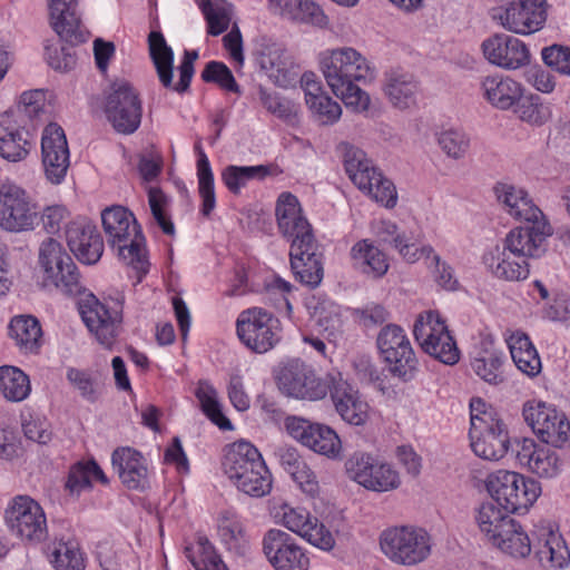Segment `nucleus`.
I'll return each instance as SVG.
<instances>
[{
	"label": "nucleus",
	"mask_w": 570,
	"mask_h": 570,
	"mask_svg": "<svg viewBox=\"0 0 570 570\" xmlns=\"http://www.w3.org/2000/svg\"><path fill=\"white\" fill-rule=\"evenodd\" d=\"M528 469L540 478L551 479L560 473L561 462L556 451L541 446Z\"/></svg>",
	"instance_id": "052dcab7"
},
{
	"label": "nucleus",
	"mask_w": 570,
	"mask_h": 570,
	"mask_svg": "<svg viewBox=\"0 0 570 570\" xmlns=\"http://www.w3.org/2000/svg\"><path fill=\"white\" fill-rule=\"evenodd\" d=\"M104 112L116 132L134 134L142 117L139 91L126 80L115 81L105 96Z\"/></svg>",
	"instance_id": "9b49d317"
},
{
	"label": "nucleus",
	"mask_w": 570,
	"mask_h": 570,
	"mask_svg": "<svg viewBox=\"0 0 570 570\" xmlns=\"http://www.w3.org/2000/svg\"><path fill=\"white\" fill-rule=\"evenodd\" d=\"M377 236L383 244H390L407 263L420 259L419 250L413 236L400 232L395 223L382 220L377 229Z\"/></svg>",
	"instance_id": "79ce46f5"
},
{
	"label": "nucleus",
	"mask_w": 570,
	"mask_h": 570,
	"mask_svg": "<svg viewBox=\"0 0 570 570\" xmlns=\"http://www.w3.org/2000/svg\"><path fill=\"white\" fill-rule=\"evenodd\" d=\"M279 173L277 166L272 164L255 166L229 165L224 168L222 180L230 193L237 195L249 180H263L267 176L277 175Z\"/></svg>",
	"instance_id": "58836bf2"
},
{
	"label": "nucleus",
	"mask_w": 570,
	"mask_h": 570,
	"mask_svg": "<svg viewBox=\"0 0 570 570\" xmlns=\"http://www.w3.org/2000/svg\"><path fill=\"white\" fill-rule=\"evenodd\" d=\"M31 392L29 376L16 366H0V393L9 402H21Z\"/></svg>",
	"instance_id": "c03bdc74"
},
{
	"label": "nucleus",
	"mask_w": 570,
	"mask_h": 570,
	"mask_svg": "<svg viewBox=\"0 0 570 570\" xmlns=\"http://www.w3.org/2000/svg\"><path fill=\"white\" fill-rule=\"evenodd\" d=\"M39 265L46 286H53L66 296H77L85 291L77 265L58 240L48 238L41 243Z\"/></svg>",
	"instance_id": "1a4fd4ad"
},
{
	"label": "nucleus",
	"mask_w": 570,
	"mask_h": 570,
	"mask_svg": "<svg viewBox=\"0 0 570 570\" xmlns=\"http://www.w3.org/2000/svg\"><path fill=\"white\" fill-rule=\"evenodd\" d=\"M382 552L395 564L412 567L425 561L432 549L430 534L422 528L401 525L380 535Z\"/></svg>",
	"instance_id": "9d476101"
},
{
	"label": "nucleus",
	"mask_w": 570,
	"mask_h": 570,
	"mask_svg": "<svg viewBox=\"0 0 570 570\" xmlns=\"http://www.w3.org/2000/svg\"><path fill=\"white\" fill-rule=\"evenodd\" d=\"M9 335L24 353H37L41 346V326L31 315L14 316L9 324Z\"/></svg>",
	"instance_id": "ea45409f"
},
{
	"label": "nucleus",
	"mask_w": 570,
	"mask_h": 570,
	"mask_svg": "<svg viewBox=\"0 0 570 570\" xmlns=\"http://www.w3.org/2000/svg\"><path fill=\"white\" fill-rule=\"evenodd\" d=\"M114 469L122 484L130 490H145L149 484L148 468L144 456L131 448H120L111 455Z\"/></svg>",
	"instance_id": "f704fd0d"
},
{
	"label": "nucleus",
	"mask_w": 570,
	"mask_h": 570,
	"mask_svg": "<svg viewBox=\"0 0 570 570\" xmlns=\"http://www.w3.org/2000/svg\"><path fill=\"white\" fill-rule=\"evenodd\" d=\"M413 334L422 350L446 365L460 360V351L445 321L435 311L422 313L415 320Z\"/></svg>",
	"instance_id": "4468645a"
},
{
	"label": "nucleus",
	"mask_w": 570,
	"mask_h": 570,
	"mask_svg": "<svg viewBox=\"0 0 570 570\" xmlns=\"http://www.w3.org/2000/svg\"><path fill=\"white\" fill-rule=\"evenodd\" d=\"M469 436L472 451L481 459L498 461L509 450L508 431L501 420L488 425L487 421L473 420Z\"/></svg>",
	"instance_id": "cd10ccee"
},
{
	"label": "nucleus",
	"mask_w": 570,
	"mask_h": 570,
	"mask_svg": "<svg viewBox=\"0 0 570 570\" xmlns=\"http://www.w3.org/2000/svg\"><path fill=\"white\" fill-rule=\"evenodd\" d=\"M287 432L304 446L328 459L341 454L342 443L337 433L330 426L312 423L297 416H288L285 421Z\"/></svg>",
	"instance_id": "412c9836"
},
{
	"label": "nucleus",
	"mask_w": 570,
	"mask_h": 570,
	"mask_svg": "<svg viewBox=\"0 0 570 570\" xmlns=\"http://www.w3.org/2000/svg\"><path fill=\"white\" fill-rule=\"evenodd\" d=\"M383 91L394 108L407 110L417 104L420 83L411 72L391 69L384 73Z\"/></svg>",
	"instance_id": "473e14b6"
},
{
	"label": "nucleus",
	"mask_w": 570,
	"mask_h": 570,
	"mask_svg": "<svg viewBox=\"0 0 570 570\" xmlns=\"http://www.w3.org/2000/svg\"><path fill=\"white\" fill-rule=\"evenodd\" d=\"M539 439L554 448H562L567 443H570V422L567 420L564 414L559 413V419L551 423L548 429H539Z\"/></svg>",
	"instance_id": "338daca9"
},
{
	"label": "nucleus",
	"mask_w": 570,
	"mask_h": 570,
	"mask_svg": "<svg viewBox=\"0 0 570 570\" xmlns=\"http://www.w3.org/2000/svg\"><path fill=\"white\" fill-rule=\"evenodd\" d=\"M438 145L451 159H463L470 149V137L460 129H446L438 134Z\"/></svg>",
	"instance_id": "864d4df0"
},
{
	"label": "nucleus",
	"mask_w": 570,
	"mask_h": 570,
	"mask_svg": "<svg viewBox=\"0 0 570 570\" xmlns=\"http://www.w3.org/2000/svg\"><path fill=\"white\" fill-rule=\"evenodd\" d=\"M257 62L271 77L278 78L288 66V58L282 45L263 41L257 50Z\"/></svg>",
	"instance_id": "8fccbe9b"
},
{
	"label": "nucleus",
	"mask_w": 570,
	"mask_h": 570,
	"mask_svg": "<svg viewBox=\"0 0 570 570\" xmlns=\"http://www.w3.org/2000/svg\"><path fill=\"white\" fill-rule=\"evenodd\" d=\"M494 501H487L480 504L476 510L475 521L482 533L493 542L494 534H500L505 524L512 522V518Z\"/></svg>",
	"instance_id": "a18cd8bd"
},
{
	"label": "nucleus",
	"mask_w": 570,
	"mask_h": 570,
	"mask_svg": "<svg viewBox=\"0 0 570 570\" xmlns=\"http://www.w3.org/2000/svg\"><path fill=\"white\" fill-rule=\"evenodd\" d=\"M35 141L31 130L13 112L0 116V156L12 163L27 158Z\"/></svg>",
	"instance_id": "c85d7f7f"
},
{
	"label": "nucleus",
	"mask_w": 570,
	"mask_h": 570,
	"mask_svg": "<svg viewBox=\"0 0 570 570\" xmlns=\"http://www.w3.org/2000/svg\"><path fill=\"white\" fill-rule=\"evenodd\" d=\"M66 242L77 259L83 264H96L104 253V239L86 217H77L66 225Z\"/></svg>",
	"instance_id": "a878e982"
},
{
	"label": "nucleus",
	"mask_w": 570,
	"mask_h": 570,
	"mask_svg": "<svg viewBox=\"0 0 570 570\" xmlns=\"http://www.w3.org/2000/svg\"><path fill=\"white\" fill-rule=\"evenodd\" d=\"M502 365V354L494 351H480L471 360L472 371L492 385H499L504 381Z\"/></svg>",
	"instance_id": "de8ad7c7"
},
{
	"label": "nucleus",
	"mask_w": 570,
	"mask_h": 570,
	"mask_svg": "<svg viewBox=\"0 0 570 570\" xmlns=\"http://www.w3.org/2000/svg\"><path fill=\"white\" fill-rule=\"evenodd\" d=\"M483 263L491 274L503 281L519 282L529 276V264L512 252L507 244L497 245L483 255Z\"/></svg>",
	"instance_id": "72a5a7b5"
},
{
	"label": "nucleus",
	"mask_w": 570,
	"mask_h": 570,
	"mask_svg": "<svg viewBox=\"0 0 570 570\" xmlns=\"http://www.w3.org/2000/svg\"><path fill=\"white\" fill-rule=\"evenodd\" d=\"M198 193L203 199L202 213L209 216L216 205L214 175L206 154L200 150L197 159Z\"/></svg>",
	"instance_id": "3c124183"
},
{
	"label": "nucleus",
	"mask_w": 570,
	"mask_h": 570,
	"mask_svg": "<svg viewBox=\"0 0 570 570\" xmlns=\"http://www.w3.org/2000/svg\"><path fill=\"white\" fill-rule=\"evenodd\" d=\"M51 562L57 570H83L85 558L76 542H59L52 552Z\"/></svg>",
	"instance_id": "6e6d98bb"
},
{
	"label": "nucleus",
	"mask_w": 570,
	"mask_h": 570,
	"mask_svg": "<svg viewBox=\"0 0 570 570\" xmlns=\"http://www.w3.org/2000/svg\"><path fill=\"white\" fill-rule=\"evenodd\" d=\"M275 212L279 232L291 243L289 261L296 279L311 288L317 287L324 276L323 253L297 197L282 193Z\"/></svg>",
	"instance_id": "f257e3e1"
},
{
	"label": "nucleus",
	"mask_w": 570,
	"mask_h": 570,
	"mask_svg": "<svg viewBox=\"0 0 570 570\" xmlns=\"http://www.w3.org/2000/svg\"><path fill=\"white\" fill-rule=\"evenodd\" d=\"M320 67L332 92L346 107L356 111L367 110L370 96L360 87L375 78V70L367 58L353 47L326 50L320 56Z\"/></svg>",
	"instance_id": "7ed1b4c3"
},
{
	"label": "nucleus",
	"mask_w": 570,
	"mask_h": 570,
	"mask_svg": "<svg viewBox=\"0 0 570 570\" xmlns=\"http://www.w3.org/2000/svg\"><path fill=\"white\" fill-rule=\"evenodd\" d=\"M283 524L292 532L304 538L312 546L331 551L335 547V538L332 532L316 518L302 508L284 507Z\"/></svg>",
	"instance_id": "7c9ffc66"
},
{
	"label": "nucleus",
	"mask_w": 570,
	"mask_h": 570,
	"mask_svg": "<svg viewBox=\"0 0 570 570\" xmlns=\"http://www.w3.org/2000/svg\"><path fill=\"white\" fill-rule=\"evenodd\" d=\"M101 222L107 242L117 250L118 257L139 274V279L148 272L146 238L135 215L127 208L116 205L101 213Z\"/></svg>",
	"instance_id": "423d86ee"
},
{
	"label": "nucleus",
	"mask_w": 570,
	"mask_h": 570,
	"mask_svg": "<svg viewBox=\"0 0 570 570\" xmlns=\"http://www.w3.org/2000/svg\"><path fill=\"white\" fill-rule=\"evenodd\" d=\"M67 380L86 401L94 403L98 400L100 386L90 372L70 367L67 370Z\"/></svg>",
	"instance_id": "bf43d9fd"
},
{
	"label": "nucleus",
	"mask_w": 570,
	"mask_h": 570,
	"mask_svg": "<svg viewBox=\"0 0 570 570\" xmlns=\"http://www.w3.org/2000/svg\"><path fill=\"white\" fill-rule=\"evenodd\" d=\"M515 107L519 118L532 126H542L551 118L550 107L541 102L538 96L522 97Z\"/></svg>",
	"instance_id": "13d9d810"
},
{
	"label": "nucleus",
	"mask_w": 570,
	"mask_h": 570,
	"mask_svg": "<svg viewBox=\"0 0 570 570\" xmlns=\"http://www.w3.org/2000/svg\"><path fill=\"white\" fill-rule=\"evenodd\" d=\"M263 551L275 570H308L309 559L285 531L271 529L263 539Z\"/></svg>",
	"instance_id": "5701e85b"
},
{
	"label": "nucleus",
	"mask_w": 570,
	"mask_h": 570,
	"mask_svg": "<svg viewBox=\"0 0 570 570\" xmlns=\"http://www.w3.org/2000/svg\"><path fill=\"white\" fill-rule=\"evenodd\" d=\"M342 147L345 171L353 184L376 203L393 208L397 200L393 183L383 176L362 149L348 144Z\"/></svg>",
	"instance_id": "0eeeda50"
},
{
	"label": "nucleus",
	"mask_w": 570,
	"mask_h": 570,
	"mask_svg": "<svg viewBox=\"0 0 570 570\" xmlns=\"http://www.w3.org/2000/svg\"><path fill=\"white\" fill-rule=\"evenodd\" d=\"M420 257L430 261L428 267L432 271L435 282L446 291L458 287V279L453 275L452 267L441 259L431 246H423L419 250Z\"/></svg>",
	"instance_id": "5fc2aeb1"
},
{
	"label": "nucleus",
	"mask_w": 570,
	"mask_h": 570,
	"mask_svg": "<svg viewBox=\"0 0 570 570\" xmlns=\"http://www.w3.org/2000/svg\"><path fill=\"white\" fill-rule=\"evenodd\" d=\"M92 481L107 484L108 479L101 468L94 461L79 462L75 464L68 474L66 489L71 494H79L81 491L89 489Z\"/></svg>",
	"instance_id": "49530a36"
},
{
	"label": "nucleus",
	"mask_w": 570,
	"mask_h": 570,
	"mask_svg": "<svg viewBox=\"0 0 570 570\" xmlns=\"http://www.w3.org/2000/svg\"><path fill=\"white\" fill-rule=\"evenodd\" d=\"M41 155L45 174L52 184H60L70 166V155L63 129L51 122L42 131Z\"/></svg>",
	"instance_id": "393cba45"
},
{
	"label": "nucleus",
	"mask_w": 570,
	"mask_h": 570,
	"mask_svg": "<svg viewBox=\"0 0 570 570\" xmlns=\"http://www.w3.org/2000/svg\"><path fill=\"white\" fill-rule=\"evenodd\" d=\"M236 331L240 342L258 354L271 351L282 338L281 321L261 307L243 311L236 321Z\"/></svg>",
	"instance_id": "2eb2a0df"
},
{
	"label": "nucleus",
	"mask_w": 570,
	"mask_h": 570,
	"mask_svg": "<svg viewBox=\"0 0 570 570\" xmlns=\"http://www.w3.org/2000/svg\"><path fill=\"white\" fill-rule=\"evenodd\" d=\"M200 8L208 23L209 35L218 36L228 28L230 12L227 8L215 4L209 0H202Z\"/></svg>",
	"instance_id": "680f3d73"
},
{
	"label": "nucleus",
	"mask_w": 570,
	"mask_h": 570,
	"mask_svg": "<svg viewBox=\"0 0 570 570\" xmlns=\"http://www.w3.org/2000/svg\"><path fill=\"white\" fill-rule=\"evenodd\" d=\"M511 357L517 367L528 376H535L541 371V361L529 337L514 334L509 340Z\"/></svg>",
	"instance_id": "37998d69"
},
{
	"label": "nucleus",
	"mask_w": 570,
	"mask_h": 570,
	"mask_svg": "<svg viewBox=\"0 0 570 570\" xmlns=\"http://www.w3.org/2000/svg\"><path fill=\"white\" fill-rule=\"evenodd\" d=\"M376 344L393 377L405 383L414 380L419 372V360L401 326L385 325L377 335Z\"/></svg>",
	"instance_id": "ddd939ff"
},
{
	"label": "nucleus",
	"mask_w": 570,
	"mask_h": 570,
	"mask_svg": "<svg viewBox=\"0 0 570 570\" xmlns=\"http://www.w3.org/2000/svg\"><path fill=\"white\" fill-rule=\"evenodd\" d=\"M202 79L205 82L218 83L223 89L238 92L239 87L230 71V69L223 62L210 61L202 71Z\"/></svg>",
	"instance_id": "0e129e2a"
},
{
	"label": "nucleus",
	"mask_w": 570,
	"mask_h": 570,
	"mask_svg": "<svg viewBox=\"0 0 570 570\" xmlns=\"http://www.w3.org/2000/svg\"><path fill=\"white\" fill-rule=\"evenodd\" d=\"M222 465L225 475L239 492L252 498H263L271 492L272 473L252 443L238 441L227 445Z\"/></svg>",
	"instance_id": "39448f33"
},
{
	"label": "nucleus",
	"mask_w": 570,
	"mask_h": 570,
	"mask_svg": "<svg viewBox=\"0 0 570 570\" xmlns=\"http://www.w3.org/2000/svg\"><path fill=\"white\" fill-rule=\"evenodd\" d=\"M481 50L485 60L503 70H518L530 63L531 53L528 46L517 37L494 33L484 39Z\"/></svg>",
	"instance_id": "4be33fe9"
},
{
	"label": "nucleus",
	"mask_w": 570,
	"mask_h": 570,
	"mask_svg": "<svg viewBox=\"0 0 570 570\" xmlns=\"http://www.w3.org/2000/svg\"><path fill=\"white\" fill-rule=\"evenodd\" d=\"M350 256L353 267L371 278L383 277L390 267L386 254L367 238L356 242Z\"/></svg>",
	"instance_id": "e433bc0d"
},
{
	"label": "nucleus",
	"mask_w": 570,
	"mask_h": 570,
	"mask_svg": "<svg viewBox=\"0 0 570 570\" xmlns=\"http://www.w3.org/2000/svg\"><path fill=\"white\" fill-rule=\"evenodd\" d=\"M185 556L196 570H227L207 538L200 537L194 547H186Z\"/></svg>",
	"instance_id": "09e8293b"
},
{
	"label": "nucleus",
	"mask_w": 570,
	"mask_h": 570,
	"mask_svg": "<svg viewBox=\"0 0 570 570\" xmlns=\"http://www.w3.org/2000/svg\"><path fill=\"white\" fill-rule=\"evenodd\" d=\"M50 26L70 46L83 43L89 32L81 23L79 0H49Z\"/></svg>",
	"instance_id": "bb28decb"
},
{
	"label": "nucleus",
	"mask_w": 570,
	"mask_h": 570,
	"mask_svg": "<svg viewBox=\"0 0 570 570\" xmlns=\"http://www.w3.org/2000/svg\"><path fill=\"white\" fill-rule=\"evenodd\" d=\"M122 298H108L100 302L90 295L80 304V314L88 330L100 344L110 347L122 323Z\"/></svg>",
	"instance_id": "a211bd4d"
},
{
	"label": "nucleus",
	"mask_w": 570,
	"mask_h": 570,
	"mask_svg": "<svg viewBox=\"0 0 570 570\" xmlns=\"http://www.w3.org/2000/svg\"><path fill=\"white\" fill-rule=\"evenodd\" d=\"M547 8L546 0H511L492 9L491 17L507 31L527 36L543 28Z\"/></svg>",
	"instance_id": "6ab92c4d"
},
{
	"label": "nucleus",
	"mask_w": 570,
	"mask_h": 570,
	"mask_svg": "<svg viewBox=\"0 0 570 570\" xmlns=\"http://www.w3.org/2000/svg\"><path fill=\"white\" fill-rule=\"evenodd\" d=\"M196 397L200 403L203 412L214 424L223 430L232 429L230 421L222 412L217 400V392L210 384L200 381L196 390Z\"/></svg>",
	"instance_id": "603ef678"
},
{
	"label": "nucleus",
	"mask_w": 570,
	"mask_h": 570,
	"mask_svg": "<svg viewBox=\"0 0 570 570\" xmlns=\"http://www.w3.org/2000/svg\"><path fill=\"white\" fill-rule=\"evenodd\" d=\"M218 535L222 543L233 553L245 556L249 550V540L240 519L230 511H224L218 519Z\"/></svg>",
	"instance_id": "4c0bfd02"
},
{
	"label": "nucleus",
	"mask_w": 570,
	"mask_h": 570,
	"mask_svg": "<svg viewBox=\"0 0 570 570\" xmlns=\"http://www.w3.org/2000/svg\"><path fill=\"white\" fill-rule=\"evenodd\" d=\"M334 409L340 417L355 426L364 425L368 420V404L360 392L354 389L341 373H337L332 380L331 390H328Z\"/></svg>",
	"instance_id": "c756f323"
},
{
	"label": "nucleus",
	"mask_w": 570,
	"mask_h": 570,
	"mask_svg": "<svg viewBox=\"0 0 570 570\" xmlns=\"http://www.w3.org/2000/svg\"><path fill=\"white\" fill-rule=\"evenodd\" d=\"M148 202L153 217L161 230L167 235H174V224L166 215V207L168 205L167 196L159 188L150 187L148 190Z\"/></svg>",
	"instance_id": "e2e57ef3"
},
{
	"label": "nucleus",
	"mask_w": 570,
	"mask_h": 570,
	"mask_svg": "<svg viewBox=\"0 0 570 570\" xmlns=\"http://www.w3.org/2000/svg\"><path fill=\"white\" fill-rule=\"evenodd\" d=\"M10 530L28 542H41L47 539V518L42 507L29 495L14 497L4 512Z\"/></svg>",
	"instance_id": "aec40b11"
},
{
	"label": "nucleus",
	"mask_w": 570,
	"mask_h": 570,
	"mask_svg": "<svg viewBox=\"0 0 570 570\" xmlns=\"http://www.w3.org/2000/svg\"><path fill=\"white\" fill-rule=\"evenodd\" d=\"M335 374L324 377L316 375L312 366L301 360H293L279 367L275 380L279 391L297 400L320 401L331 390Z\"/></svg>",
	"instance_id": "f8f14e48"
},
{
	"label": "nucleus",
	"mask_w": 570,
	"mask_h": 570,
	"mask_svg": "<svg viewBox=\"0 0 570 570\" xmlns=\"http://www.w3.org/2000/svg\"><path fill=\"white\" fill-rule=\"evenodd\" d=\"M524 225L511 229L502 240L521 258H538L547 250V238L551 226L544 215L535 219H523Z\"/></svg>",
	"instance_id": "b1692460"
},
{
	"label": "nucleus",
	"mask_w": 570,
	"mask_h": 570,
	"mask_svg": "<svg viewBox=\"0 0 570 570\" xmlns=\"http://www.w3.org/2000/svg\"><path fill=\"white\" fill-rule=\"evenodd\" d=\"M38 213L29 194L14 183L0 185V228L10 233L32 230Z\"/></svg>",
	"instance_id": "f3484780"
},
{
	"label": "nucleus",
	"mask_w": 570,
	"mask_h": 570,
	"mask_svg": "<svg viewBox=\"0 0 570 570\" xmlns=\"http://www.w3.org/2000/svg\"><path fill=\"white\" fill-rule=\"evenodd\" d=\"M482 98L499 110H510L523 97V86L510 76L494 73L485 76L480 82Z\"/></svg>",
	"instance_id": "2f4dec72"
},
{
	"label": "nucleus",
	"mask_w": 570,
	"mask_h": 570,
	"mask_svg": "<svg viewBox=\"0 0 570 570\" xmlns=\"http://www.w3.org/2000/svg\"><path fill=\"white\" fill-rule=\"evenodd\" d=\"M275 212L279 232L291 243L289 261L296 279L311 288L317 287L324 276L323 253L297 197L282 193Z\"/></svg>",
	"instance_id": "f03ea898"
},
{
	"label": "nucleus",
	"mask_w": 570,
	"mask_h": 570,
	"mask_svg": "<svg viewBox=\"0 0 570 570\" xmlns=\"http://www.w3.org/2000/svg\"><path fill=\"white\" fill-rule=\"evenodd\" d=\"M543 62L562 75L570 76V48L552 45L541 51Z\"/></svg>",
	"instance_id": "774afa93"
},
{
	"label": "nucleus",
	"mask_w": 570,
	"mask_h": 570,
	"mask_svg": "<svg viewBox=\"0 0 570 570\" xmlns=\"http://www.w3.org/2000/svg\"><path fill=\"white\" fill-rule=\"evenodd\" d=\"M345 469L353 481L370 491L389 492L401 484L399 472L391 464L363 451L351 454Z\"/></svg>",
	"instance_id": "dca6fc26"
},
{
	"label": "nucleus",
	"mask_w": 570,
	"mask_h": 570,
	"mask_svg": "<svg viewBox=\"0 0 570 570\" xmlns=\"http://www.w3.org/2000/svg\"><path fill=\"white\" fill-rule=\"evenodd\" d=\"M504 527L500 534H494L492 542L502 552L513 558H524L534 548L542 563L560 569L569 563L570 551L562 537L553 530L551 524L538 525L532 533V539L515 520Z\"/></svg>",
	"instance_id": "20e7f679"
},
{
	"label": "nucleus",
	"mask_w": 570,
	"mask_h": 570,
	"mask_svg": "<svg viewBox=\"0 0 570 570\" xmlns=\"http://www.w3.org/2000/svg\"><path fill=\"white\" fill-rule=\"evenodd\" d=\"M259 100L262 105L276 117L294 124L297 120V106L291 100L281 97L276 92H269L263 87L259 88Z\"/></svg>",
	"instance_id": "4d7b16f0"
},
{
	"label": "nucleus",
	"mask_w": 570,
	"mask_h": 570,
	"mask_svg": "<svg viewBox=\"0 0 570 570\" xmlns=\"http://www.w3.org/2000/svg\"><path fill=\"white\" fill-rule=\"evenodd\" d=\"M149 55L156 68L159 81L166 88L173 87L174 51L159 31L148 36Z\"/></svg>",
	"instance_id": "a19ab883"
},
{
	"label": "nucleus",
	"mask_w": 570,
	"mask_h": 570,
	"mask_svg": "<svg viewBox=\"0 0 570 570\" xmlns=\"http://www.w3.org/2000/svg\"><path fill=\"white\" fill-rule=\"evenodd\" d=\"M491 498L507 512H525L541 493L540 483L520 473L498 470L487 478Z\"/></svg>",
	"instance_id": "6e6552de"
},
{
	"label": "nucleus",
	"mask_w": 570,
	"mask_h": 570,
	"mask_svg": "<svg viewBox=\"0 0 570 570\" xmlns=\"http://www.w3.org/2000/svg\"><path fill=\"white\" fill-rule=\"evenodd\" d=\"M494 194L504 210L518 220L535 219L543 215L542 210L533 204L529 194L507 183H498L494 186Z\"/></svg>",
	"instance_id": "c9c22d12"
},
{
	"label": "nucleus",
	"mask_w": 570,
	"mask_h": 570,
	"mask_svg": "<svg viewBox=\"0 0 570 570\" xmlns=\"http://www.w3.org/2000/svg\"><path fill=\"white\" fill-rule=\"evenodd\" d=\"M311 111L321 124H333L341 117V106L334 101L326 94L317 98H307V104Z\"/></svg>",
	"instance_id": "69168bd1"
}]
</instances>
